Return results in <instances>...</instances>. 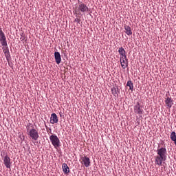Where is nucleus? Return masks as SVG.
<instances>
[{
  "instance_id": "nucleus-14",
  "label": "nucleus",
  "mask_w": 176,
  "mask_h": 176,
  "mask_svg": "<svg viewBox=\"0 0 176 176\" xmlns=\"http://www.w3.org/2000/svg\"><path fill=\"white\" fill-rule=\"evenodd\" d=\"M125 33L126 35H133V32H131V28L129 25L124 26Z\"/></svg>"
},
{
  "instance_id": "nucleus-12",
  "label": "nucleus",
  "mask_w": 176,
  "mask_h": 176,
  "mask_svg": "<svg viewBox=\"0 0 176 176\" xmlns=\"http://www.w3.org/2000/svg\"><path fill=\"white\" fill-rule=\"evenodd\" d=\"M118 53L120 56V58L126 57V50L122 47H120L118 50Z\"/></svg>"
},
{
  "instance_id": "nucleus-17",
  "label": "nucleus",
  "mask_w": 176,
  "mask_h": 176,
  "mask_svg": "<svg viewBox=\"0 0 176 176\" xmlns=\"http://www.w3.org/2000/svg\"><path fill=\"white\" fill-rule=\"evenodd\" d=\"M6 39V36H5V33H3V31H2V28H0V41H4Z\"/></svg>"
},
{
  "instance_id": "nucleus-4",
  "label": "nucleus",
  "mask_w": 176,
  "mask_h": 176,
  "mask_svg": "<svg viewBox=\"0 0 176 176\" xmlns=\"http://www.w3.org/2000/svg\"><path fill=\"white\" fill-rule=\"evenodd\" d=\"M50 140L52 144V145L54 146V148H57L60 146V139H58V137L56 135H52L50 136Z\"/></svg>"
},
{
  "instance_id": "nucleus-13",
  "label": "nucleus",
  "mask_w": 176,
  "mask_h": 176,
  "mask_svg": "<svg viewBox=\"0 0 176 176\" xmlns=\"http://www.w3.org/2000/svg\"><path fill=\"white\" fill-rule=\"evenodd\" d=\"M62 168L65 174H69V167H68V165H67V164L65 163L63 164Z\"/></svg>"
},
{
  "instance_id": "nucleus-20",
  "label": "nucleus",
  "mask_w": 176,
  "mask_h": 176,
  "mask_svg": "<svg viewBox=\"0 0 176 176\" xmlns=\"http://www.w3.org/2000/svg\"><path fill=\"white\" fill-rule=\"evenodd\" d=\"M0 42H1V45H2V46H3V47H8V43L6 42V39L1 40V41H0Z\"/></svg>"
},
{
  "instance_id": "nucleus-15",
  "label": "nucleus",
  "mask_w": 176,
  "mask_h": 176,
  "mask_svg": "<svg viewBox=\"0 0 176 176\" xmlns=\"http://www.w3.org/2000/svg\"><path fill=\"white\" fill-rule=\"evenodd\" d=\"M126 86H128V87H129V90H131V91H133V90H134V84H133V82L131 80H129L127 82Z\"/></svg>"
},
{
  "instance_id": "nucleus-18",
  "label": "nucleus",
  "mask_w": 176,
  "mask_h": 176,
  "mask_svg": "<svg viewBox=\"0 0 176 176\" xmlns=\"http://www.w3.org/2000/svg\"><path fill=\"white\" fill-rule=\"evenodd\" d=\"M118 90H119V88H116V87L111 88V93L114 96V97H118Z\"/></svg>"
},
{
  "instance_id": "nucleus-10",
  "label": "nucleus",
  "mask_w": 176,
  "mask_h": 176,
  "mask_svg": "<svg viewBox=\"0 0 176 176\" xmlns=\"http://www.w3.org/2000/svg\"><path fill=\"white\" fill-rule=\"evenodd\" d=\"M54 58L56 64H60L61 63V55L60 54V52H54Z\"/></svg>"
},
{
  "instance_id": "nucleus-1",
  "label": "nucleus",
  "mask_w": 176,
  "mask_h": 176,
  "mask_svg": "<svg viewBox=\"0 0 176 176\" xmlns=\"http://www.w3.org/2000/svg\"><path fill=\"white\" fill-rule=\"evenodd\" d=\"M157 155L155 156V163L157 166H162L163 162H166V159H167V149L166 147L157 148Z\"/></svg>"
},
{
  "instance_id": "nucleus-16",
  "label": "nucleus",
  "mask_w": 176,
  "mask_h": 176,
  "mask_svg": "<svg viewBox=\"0 0 176 176\" xmlns=\"http://www.w3.org/2000/svg\"><path fill=\"white\" fill-rule=\"evenodd\" d=\"M3 52L6 56V57H9V47H3Z\"/></svg>"
},
{
  "instance_id": "nucleus-6",
  "label": "nucleus",
  "mask_w": 176,
  "mask_h": 176,
  "mask_svg": "<svg viewBox=\"0 0 176 176\" xmlns=\"http://www.w3.org/2000/svg\"><path fill=\"white\" fill-rule=\"evenodd\" d=\"M133 109L134 113H136V115H139V116H141L144 112V110L142 108H141V104H140V102H138L137 104L134 106Z\"/></svg>"
},
{
  "instance_id": "nucleus-23",
  "label": "nucleus",
  "mask_w": 176,
  "mask_h": 176,
  "mask_svg": "<svg viewBox=\"0 0 176 176\" xmlns=\"http://www.w3.org/2000/svg\"><path fill=\"white\" fill-rule=\"evenodd\" d=\"M49 131H52V129H49Z\"/></svg>"
},
{
  "instance_id": "nucleus-9",
  "label": "nucleus",
  "mask_w": 176,
  "mask_h": 176,
  "mask_svg": "<svg viewBox=\"0 0 176 176\" xmlns=\"http://www.w3.org/2000/svg\"><path fill=\"white\" fill-rule=\"evenodd\" d=\"M54 123H58V117L57 116V114L54 113L51 115L50 124H54Z\"/></svg>"
},
{
  "instance_id": "nucleus-19",
  "label": "nucleus",
  "mask_w": 176,
  "mask_h": 176,
  "mask_svg": "<svg viewBox=\"0 0 176 176\" xmlns=\"http://www.w3.org/2000/svg\"><path fill=\"white\" fill-rule=\"evenodd\" d=\"M170 139L172 141H174V140H176V133L175 131H173L170 134Z\"/></svg>"
},
{
  "instance_id": "nucleus-21",
  "label": "nucleus",
  "mask_w": 176,
  "mask_h": 176,
  "mask_svg": "<svg viewBox=\"0 0 176 176\" xmlns=\"http://www.w3.org/2000/svg\"><path fill=\"white\" fill-rule=\"evenodd\" d=\"M60 117L63 118V116H64V115H63V113H59Z\"/></svg>"
},
{
  "instance_id": "nucleus-25",
  "label": "nucleus",
  "mask_w": 176,
  "mask_h": 176,
  "mask_svg": "<svg viewBox=\"0 0 176 176\" xmlns=\"http://www.w3.org/2000/svg\"><path fill=\"white\" fill-rule=\"evenodd\" d=\"M1 156H2V154H1Z\"/></svg>"
},
{
  "instance_id": "nucleus-2",
  "label": "nucleus",
  "mask_w": 176,
  "mask_h": 176,
  "mask_svg": "<svg viewBox=\"0 0 176 176\" xmlns=\"http://www.w3.org/2000/svg\"><path fill=\"white\" fill-rule=\"evenodd\" d=\"M74 12L76 14H80V12L81 13H86V12H89V7L82 2H80L76 6Z\"/></svg>"
},
{
  "instance_id": "nucleus-7",
  "label": "nucleus",
  "mask_w": 176,
  "mask_h": 176,
  "mask_svg": "<svg viewBox=\"0 0 176 176\" xmlns=\"http://www.w3.org/2000/svg\"><path fill=\"white\" fill-rule=\"evenodd\" d=\"M120 60L122 68L126 69V68L129 67V60H127V56L120 58Z\"/></svg>"
},
{
  "instance_id": "nucleus-8",
  "label": "nucleus",
  "mask_w": 176,
  "mask_h": 176,
  "mask_svg": "<svg viewBox=\"0 0 176 176\" xmlns=\"http://www.w3.org/2000/svg\"><path fill=\"white\" fill-rule=\"evenodd\" d=\"M3 164L6 166V168H10V166L12 165V162H10V157L9 155H6L3 159Z\"/></svg>"
},
{
  "instance_id": "nucleus-22",
  "label": "nucleus",
  "mask_w": 176,
  "mask_h": 176,
  "mask_svg": "<svg viewBox=\"0 0 176 176\" xmlns=\"http://www.w3.org/2000/svg\"><path fill=\"white\" fill-rule=\"evenodd\" d=\"M175 142V145L176 146V139H175L174 140H173Z\"/></svg>"
},
{
  "instance_id": "nucleus-5",
  "label": "nucleus",
  "mask_w": 176,
  "mask_h": 176,
  "mask_svg": "<svg viewBox=\"0 0 176 176\" xmlns=\"http://www.w3.org/2000/svg\"><path fill=\"white\" fill-rule=\"evenodd\" d=\"M80 162L82 166H85V167H89L90 166V158L89 157L85 155L80 156Z\"/></svg>"
},
{
  "instance_id": "nucleus-11",
  "label": "nucleus",
  "mask_w": 176,
  "mask_h": 176,
  "mask_svg": "<svg viewBox=\"0 0 176 176\" xmlns=\"http://www.w3.org/2000/svg\"><path fill=\"white\" fill-rule=\"evenodd\" d=\"M165 104L167 105V107L171 108V107L174 105V103L173 102V98L171 97H167L165 100Z\"/></svg>"
},
{
  "instance_id": "nucleus-3",
  "label": "nucleus",
  "mask_w": 176,
  "mask_h": 176,
  "mask_svg": "<svg viewBox=\"0 0 176 176\" xmlns=\"http://www.w3.org/2000/svg\"><path fill=\"white\" fill-rule=\"evenodd\" d=\"M30 129L29 128H27V134L29 135V138H31L32 141H37V140L39 138V133H38V131L34 128Z\"/></svg>"
},
{
  "instance_id": "nucleus-24",
  "label": "nucleus",
  "mask_w": 176,
  "mask_h": 176,
  "mask_svg": "<svg viewBox=\"0 0 176 176\" xmlns=\"http://www.w3.org/2000/svg\"><path fill=\"white\" fill-rule=\"evenodd\" d=\"M47 133H49V131H49V130H47Z\"/></svg>"
}]
</instances>
